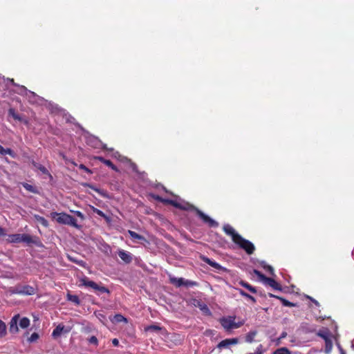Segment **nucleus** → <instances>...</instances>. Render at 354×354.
Masks as SVG:
<instances>
[{"label": "nucleus", "instance_id": "c85d7f7f", "mask_svg": "<svg viewBox=\"0 0 354 354\" xmlns=\"http://www.w3.org/2000/svg\"><path fill=\"white\" fill-rule=\"evenodd\" d=\"M272 354H292V353L288 348L281 347L276 349Z\"/></svg>", "mask_w": 354, "mask_h": 354}, {"label": "nucleus", "instance_id": "c9c22d12", "mask_svg": "<svg viewBox=\"0 0 354 354\" xmlns=\"http://www.w3.org/2000/svg\"><path fill=\"white\" fill-rule=\"evenodd\" d=\"M254 273L261 280L263 281L264 283L266 281L268 277H267L266 276H265L263 274H262L260 271L257 270H254Z\"/></svg>", "mask_w": 354, "mask_h": 354}, {"label": "nucleus", "instance_id": "423d86ee", "mask_svg": "<svg viewBox=\"0 0 354 354\" xmlns=\"http://www.w3.org/2000/svg\"><path fill=\"white\" fill-rule=\"evenodd\" d=\"M238 239L235 242L239 247L243 249L248 254H253L255 248L254 244L248 240L243 239L241 236H237Z\"/></svg>", "mask_w": 354, "mask_h": 354}, {"label": "nucleus", "instance_id": "4c0bfd02", "mask_svg": "<svg viewBox=\"0 0 354 354\" xmlns=\"http://www.w3.org/2000/svg\"><path fill=\"white\" fill-rule=\"evenodd\" d=\"M8 115L10 116H12L15 120L17 119V118L19 116V114H17L15 111V110L12 108L9 109L8 110Z\"/></svg>", "mask_w": 354, "mask_h": 354}, {"label": "nucleus", "instance_id": "c756f323", "mask_svg": "<svg viewBox=\"0 0 354 354\" xmlns=\"http://www.w3.org/2000/svg\"><path fill=\"white\" fill-rule=\"evenodd\" d=\"M6 335V324L0 319V337H4Z\"/></svg>", "mask_w": 354, "mask_h": 354}, {"label": "nucleus", "instance_id": "09e8293b", "mask_svg": "<svg viewBox=\"0 0 354 354\" xmlns=\"http://www.w3.org/2000/svg\"><path fill=\"white\" fill-rule=\"evenodd\" d=\"M287 336V333L283 331L281 333V334L280 335L279 337L281 338V339H284L285 337H286Z\"/></svg>", "mask_w": 354, "mask_h": 354}, {"label": "nucleus", "instance_id": "8fccbe9b", "mask_svg": "<svg viewBox=\"0 0 354 354\" xmlns=\"http://www.w3.org/2000/svg\"><path fill=\"white\" fill-rule=\"evenodd\" d=\"M281 339H281V338H280V337H279L275 340V344H276L277 346L279 345V344H281Z\"/></svg>", "mask_w": 354, "mask_h": 354}, {"label": "nucleus", "instance_id": "f3484780", "mask_svg": "<svg viewBox=\"0 0 354 354\" xmlns=\"http://www.w3.org/2000/svg\"><path fill=\"white\" fill-rule=\"evenodd\" d=\"M110 320L113 324H118L120 322L127 323L128 320L121 314H116L113 317H110Z\"/></svg>", "mask_w": 354, "mask_h": 354}, {"label": "nucleus", "instance_id": "6e6552de", "mask_svg": "<svg viewBox=\"0 0 354 354\" xmlns=\"http://www.w3.org/2000/svg\"><path fill=\"white\" fill-rule=\"evenodd\" d=\"M51 216L53 219H55V221L59 222V221H76L75 219L64 213H57V212H52Z\"/></svg>", "mask_w": 354, "mask_h": 354}, {"label": "nucleus", "instance_id": "603ef678", "mask_svg": "<svg viewBox=\"0 0 354 354\" xmlns=\"http://www.w3.org/2000/svg\"><path fill=\"white\" fill-rule=\"evenodd\" d=\"M24 124L28 125V120L26 119L23 118V120L21 121Z\"/></svg>", "mask_w": 354, "mask_h": 354}, {"label": "nucleus", "instance_id": "e433bc0d", "mask_svg": "<svg viewBox=\"0 0 354 354\" xmlns=\"http://www.w3.org/2000/svg\"><path fill=\"white\" fill-rule=\"evenodd\" d=\"M23 187L28 191L32 192V193H37V191L35 189V188L30 185V184H28V183H24L23 184Z\"/></svg>", "mask_w": 354, "mask_h": 354}, {"label": "nucleus", "instance_id": "5fc2aeb1", "mask_svg": "<svg viewBox=\"0 0 354 354\" xmlns=\"http://www.w3.org/2000/svg\"><path fill=\"white\" fill-rule=\"evenodd\" d=\"M268 296L270 297H273V298H276V299H277V297H278L277 295H274L272 293H268Z\"/></svg>", "mask_w": 354, "mask_h": 354}, {"label": "nucleus", "instance_id": "72a5a7b5", "mask_svg": "<svg viewBox=\"0 0 354 354\" xmlns=\"http://www.w3.org/2000/svg\"><path fill=\"white\" fill-rule=\"evenodd\" d=\"M254 273L261 280L263 281L264 283L266 281L268 277H267L266 276H265L263 274H262L260 271L257 270H254Z\"/></svg>", "mask_w": 354, "mask_h": 354}, {"label": "nucleus", "instance_id": "79ce46f5", "mask_svg": "<svg viewBox=\"0 0 354 354\" xmlns=\"http://www.w3.org/2000/svg\"><path fill=\"white\" fill-rule=\"evenodd\" d=\"M64 224H68V225H70L73 227H75L77 229H80L82 228V225L79 224L78 223H63Z\"/></svg>", "mask_w": 354, "mask_h": 354}, {"label": "nucleus", "instance_id": "864d4df0", "mask_svg": "<svg viewBox=\"0 0 354 354\" xmlns=\"http://www.w3.org/2000/svg\"><path fill=\"white\" fill-rule=\"evenodd\" d=\"M4 148L0 145V154L3 155Z\"/></svg>", "mask_w": 354, "mask_h": 354}, {"label": "nucleus", "instance_id": "f03ea898", "mask_svg": "<svg viewBox=\"0 0 354 354\" xmlns=\"http://www.w3.org/2000/svg\"><path fill=\"white\" fill-rule=\"evenodd\" d=\"M6 241L9 243H24L29 246L35 245L36 246L40 247L42 245L41 241L37 236H31L28 234H9Z\"/></svg>", "mask_w": 354, "mask_h": 354}, {"label": "nucleus", "instance_id": "f8f14e48", "mask_svg": "<svg viewBox=\"0 0 354 354\" xmlns=\"http://www.w3.org/2000/svg\"><path fill=\"white\" fill-rule=\"evenodd\" d=\"M120 258L125 263H130L132 261V255L130 252L123 250H120L118 252Z\"/></svg>", "mask_w": 354, "mask_h": 354}, {"label": "nucleus", "instance_id": "37998d69", "mask_svg": "<svg viewBox=\"0 0 354 354\" xmlns=\"http://www.w3.org/2000/svg\"><path fill=\"white\" fill-rule=\"evenodd\" d=\"M306 298L311 301L313 303H314L317 306H319V303L316 299H313L310 296H306Z\"/></svg>", "mask_w": 354, "mask_h": 354}, {"label": "nucleus", "instance_id": "a211bd4d", "mask_svg": "<svg viewBox=\"0 0 354 354\" xmlns=\"http://www.w3.org/2000/svg\"><path fill=\"white\" fill-rule=\"evenodd\" d=\"M129 234L132 239L139 240L142 244L145 243H149V241L143 236L138 234L134 231L129 230Z\"/></svg>", "mask_w": 354, "mask_h": 354}, {"label": "nucleus", "instance_id": "7c9ffc66", "mask_svg": "<svg viewBox=\"0 0 354 354\" xmlns=\"http://www.w3.org/2000/svg\"><path fill=\"white\" fill-rule=\"evenodd\" d=\"M261 265L264 269L267 270L270 274L274 275V269L271 266L267 265L265 261H262Z\"/></svg>", "mask_w": 354, "mask_h": 354}, {"label": "nucleus", "instance_id": "1a4fd4ad", "mask_svg": "<svg viewBox=\"0 0 354 354\" xmlns=\"http://www.w3.org/2000/svg\"><path fill=\"white\" fill-rule=\"evenodd\" d=\"M239 342V340L236 337L225 339H223L221 342H220L217 344L216 347L219 349L227 348H229L230 346L236 345Z\"/></svg>", "mask_w": 354, "mask_h": 354}, {"label": "nucleus", "instance_id": "a19ab883", "mask_svg": "<svg viewBox=\"0 0 354 354\" xmlns=\"http://www.w3.org/2000/svg\"><path fill=\"white\" fill-rule=\"evenodd\" d=\"M79 168H80V169H82V170L85 171H86V172H87L88 174H91V173H92L91 170V169H89L87 167H86V166H85L84 165H83V164L80 165Z\"/></svg>", "mask_w": 354, "mask_h": 354}, {"label": "nucleus", "instance_id": "5701e85b", "mask_svg": "<svg viewBox=\"0 0 354 354\" xmlns=\"http://www.w3.org/2000/svg\"><path fill=\"white\" fill-rule=\"evenodd\" d=\"M237 290H238V291H239V294H240L241 296H243V297H245V298H246V299H248L250 300V301H251L252 303H254H254H256V301H256V299H255L253 296H252V295H249L248 293H247L246 292H245V291H244L243 290H242V289H237Z\"/></svg>", "mask_w": 354, "mask_h": 354}, {"label": "nucleus", "instance_id": "9d476101", "mask_svg": "<svg viewBox=\"0 0 354 354\" xmlns=\"http://www.w3.org/2000/svg\"><path fill=\"white\" fill-rule=\"evenodd\" d=\"M20 319V315L19 314L13 316L9 323V331L10 333L15 334L18 333V322Z\"/></svg>", "mask_w": 354, "mask_h": 354}, {"label": "nucleus", "instance_id": "49530a36", "mask_svg": "<svg viewBox=\"0 0 354 354\" xmlns=\"http://www.w3.org/2000/svg\"><path fill=\"white\" fill-rule=\"evenodd\" d=\"M337 347L340 352V354H346V352L344 351V350L342 348V347L341 346V345L339 344H337Z\"/></svg>", "mask_w": 354, "mask_h": 354}, {"label": "nucleus", "instance_id": "3c124183", "mask_svg": "<svg viewBox=\"0 0 354 354\" xmlns=\"http://www.w3.org/2000/svg\"><path fill=\"white\" fill-rule=\"evenodd\" d=\"M209 227H216L218 225V223H208Z\"/></svg>", "mask_w": 354, "mask_h": 354}, {"label": "nucleus", "instance_id": "6e6d98bb", "mask_svg": "<svg viewBox=\"0 0 354 354\" xmlns=\"http://www.w3.org/2000/svg\"><path fill=\"white\" fill-rule=\"evenodd\" d=\"M23 118L21 115H19V116L15 120H18L19 122H21L23 120Z\"/></svg>", "mask_w": 354, "mask_h": 354}, {"label": "nucleus", "instance_id": "cd10ccee", "mask_svg": "<svg viewBox=\"0 0 354 354\" xmlns=\"http://www.w3.org/2000/svg\"><path fill=\"white\" fill-rule=\"evenodd\" d=\"M325 353L329 354L331 352L333 348V342L330 338L326 339L325 341Z\"/></svg>", "mask_w": 354, "mask_h": 354}, {"label": "nucleus", "instance_id": "13d9d810", "mask_svg": "<svg viewBox=\"0 0 354 354\" xmlns=\"http://www.w3.org/2000/svg\"><path fill=\"white\" fill-rule=\"evenodd\" d=\"M41 221L44 222V221H46L44 220V218H41Z\"/></svg>", "mask_w": 354, "mask_h": 354}, {"label": "nucleus", "instance_id": "393cba45", "mask_svg": "<svg viewBox=\"0 0 354 354\" xmlns=\"http://www.w3.org/2000/svg\"><path fill=\"white\" fill-rule=\"evenodd\" d=\"M32 165L37 168V169H39L40 171H41L44 174H48L50 175L48 169L44 167L41 164H39L35 161H32Z\"/></svg>", "mask_w": 354, "mask_h": 354}, {"label": "nucleus", "instance_id": "a878e982", "mask_svg": "<svg viewBox=\"0 0 354 354\" xmlns=\"http://www.w3.org/2000/svg\"><path fill=\"white\" fill-rule=\"evenodd\" d=\"M257 334V330H252L250 331L248 333L245 335V342L248 343H252L254 341V338Z\"/></svg>", "mask_w": 354, "mask_h": 354}, {"label": "nucleus", "instance_id": "c03bdc74", "mask_svg": "<svg viewBox=\"0 0 354 354\" xmlns=\"http://www.w3.org/2000/svg\"><path fill=\"white\" fill-rule=\"evenodd\" d=\"M96 212L97 214L103 216L104 218H106V221H109V220L108 219V218L106 216H105V215L102 213V211L99 210V209H96Z\"/></svg>", "mask_w": 354, "mask_h": 354}, {"label": "nucleus", "instance_id": "de8ad7c7", "mask_svg": "<svg viewBox=\"0 0 354 354\" xmlns=\"http://www.w3.org/2000/svg\"><path fill=\"white\" fill-rule=\"evenodd\" d=\"M6 231L3 228L0 227V236L6 235Z\"/></svg>", "mask_w": 354, "mask_h": 354}, {"label": "nucleus", "instance_id": "473e14b6", "mask_svg": "<svg viewBox=\"0 0 354 354\" xmlns=\"http://www.w3.org/2000/svg\"><path fill=\"white\" fill-rule=\"evenodd\" d=\"M39 338V335L37 333H33L30 337L28 338V342L29 343H33L37 341Z\"/></svg>", "mask_w": 354, "mask_h": 354}, {"label": "nucleus", "instance_id": "dca6fc26", "mask_svg": "<svg viewBox=\"0 0 354 354\" xmlns=\"http://www.w3.org/2000/svg\"><path fill=\"white\" fill-rule=\"evenodd\" d=\"M96 159L99 160L101 162L104 163L105 165L108 166L113 171H117L118 170L117 167L112 162L111 160L105 159L102 156L97 157Z\"/></svg>", "mask_w": 354, "mask_h": 354}, {"label": "nucleus", "instance_id": "4be33fe9", "mask_svg": "<svg viewBox=\"0 0 354 354\" xmlns=\"http://www.w3.org/2000/svg\"><path fill=\"white\" fill-rule=\"evenodd\" d=\"M277 299L280 300L282 303L283 306H287V307H296L297 306V304L295 303L290 302L288 301L287 299H284L281 297H277Z\"/></svg>", "mask_w": 354, "mask_h": 354}, {"label": "nucleus", "instance_id": "4468645a", "mask_svg": "<svg viewBox=\"0 0 354 354\" xmlns=\"http://www.w3.org/2000/svg\"><path fill=\"white\" fill-rule=\"evenodd\" d=\"M64 333L69 332V330H64V326L62 324H59L53 331L52 337L55 339L57 338L61 335V334Z\"/></svg>", "mask_w": 354, "mask_h": 354}, {"label": "nucleus", "instance_id": "bf43d9fd", "mask_svg": "<svg viewBox=\"0 0 354 354\" xmlns=\"http://www.w3.org/2000/svg\"><path fill=\"white\" fill-rule=\"evenodd\" d=\"M259 295H260L261 296H263V293H261V292H259Z\"/></svg>", "mask_w": 354, "mask_h": 354}, {"label": "nucleus", "instance_id": "ea45409f", "mask_svg": "<svg viewBox=\"0 0 354 354\" xmlns=\"http://www.w3.org/2000/svg\"><path fill=\"white\" fill-rule=\"evenodd\" d=\"M88 341L91 344H94L95 346L98 344V340L95 336H91L90 338H88Z\"/></svg>", "mask_w": 354, "mask_h": 354}, {"label": "nucleus", "instance_id": "2f4dec72", "mask_svg": "<svg viewBox=\"0 0 354 354\" xmlns=\"http://www.w3.org/2000/svg\"><path fill=\"white\" fill-rule=\"evenodd\" d=\"M317 336L322 337V339H324V340L325 341L326 339H328V338H330L329 337V333H328V331H323V330H319L317 333Z\"/></svg>", "mask_w": 354, "mask_h": 354}, {"label": "nucleus", "instance_id": "6ab92c4d", "mask_svg": "<svg viewBox=\"0 0 354 354\" xmlns=\"http://www.w3.org/2000/svg\"><path fill=\"white\" fill-rule=\"evenodd\" d=\"M239 284L245 288L246 289H248L250 292H251L252 293H257V290L256 289L255 287L251 286L250 283H248V282L245 281H239Z\"/></svg>", "mask_w": 354, "mask_h": 354}, {"label": "nucleus", "instance_id": "f257e3e1", "mask_svg": "<svg viewBox=\"0 0 354 354\" xmlns=\"http://www.w3.org/2000/svg\"><path fill=\"white\" fill-rule=\"evenodd\" d=\"M153 198L157 201L162 202L164 204L171 205L176 208H178L182 210H186L190 212H192L195 215H196L199 219L203 221H214L209 216L204 214L199 209L194 206L193 205L187 203V202H178L171 199H165L162 198L158 195H153Z\"/></svg>", "mask_w": 354, "mask_h": 354}, {"label": "nucleus", "instance_id": "b1692460", "mask_svg": "<svg viewBox=\"0 0 354 354\" xmlns=\"http://www.w3.org/2000/svg\"><path fill=\"white\" fill-rule=\"evenodd\" d=\"M19 321V325L21 328H27L30 326V319L28 317H22Z\"/></svg>", "mask_w": 354, "mask_h": 354}, {"label": "nucleus", "instance_id": "4d7b16f0", "mask_svg": "<svg viewBox=\"0 0 354 354\" xmlns=\"http://www.w3.org/2000/svg\"><path fill=\"white\" fill-rule=\"evenodd\" d=\"M42 223L44 225H45V226H48V223L43 222V223Z\"/></svg>", "mask_w": 354, "mask_h": 354}, {"label": "nucleus", "instance_id": "39448f33", "mask_svg": "<svg viewBox=\"0 0 354 354\" xmlns=\"http://www.w3.org/2000/svg\"><path fill=\"white\" fill-rule=\"evenodd\" d=\"M234 319V317H222L220 319V323L221 326L227 330L238 328L243 324V323L241 322H235Z\"/></svg>", "mask_w": 354, "mask_h": 354}, {"label": "nucleus", "instance_id": "ddd939ff", "mask_svg": "<svg viewBox=\"0 0 354 354\" xmlns=\"http://www.w3.org/2000/svg\"><path fill=\"white\" fill-rule=\"evenodd\" d=\"M17 293L25 295H32L35 294V288L30 286H24L20 290H17Z\"/></svg>", "mask_w": 354, "mask_h": 354}, {"label": "nucleus", "instance_id": "a18cd8bd", "mask_svg": "<svg viewBox=\"0 0 354 354\" xmlns=\"http://www.w3.org/2000/svg\"><path fill=\"white\" fill-rule=\"evenodd\" d=\"M112 344H113V346H119V340L116 338L112 339Z\"/></svg>", "mask_w": 354, "mask_h": 354}, {"label": "nucleus", "instance_id": "9b49d317", "mask_svg": "<svg viewBox=\"0 0 354 354\" xmlns=\"http://www.w3.org/2000/svg\"><path fill=\"white\" fill-rule=\"evenodd\" d=\"M223 230L227 234L232 236V240L235 243L238 239L237 236H240L238 233H236L234 229L230 225L227 224L223 226Z\"/></svg>", "mask_w": 354, "mask_h": 354}, {"label": "nucleus", "instance_id": "f704fd0d", "mask_svg": "<svg viewBox=\"0 0 354 354\" xmlns=\"http://www.w3.org/2000/svg\"><path fill=\"white\" fill-rule=\"evenodd\" d=\"M254 273L261 280L263 281L264 283L266 281L268 277H267L266 276H265L263 274H262L260 271L257 270H254Z\"/></svg>", "mask_w": 354, "mask_h": 354}, {"label": "nucleus", "instance_id": "aec40b11", "mask_svg": "<svg viewBox=\"0 0 354 354\" xmlns=\"http://www.w3.org/2000/svg\"><path fill=\"white\" fill-rule=\"evenodd\" d=\"M68 259H69L70 261L73 262L82 268L86 267V263L83 260H79L77 258L72 257L71 255H68Z\"/></svg>", "mask_w": 354, "mask_h": 354}, {"label": "nucleus", "instance_id": "7ed1b4c3", "mask_svg": "<svg viewBox=\"0 0 354 354\" xmlns=\"http://www.w3.org/2000/svg\"><path fill=\"white\" fill-rule=\"evenodd\" d=\"M80 284L79 286H85L91 288L97 295L103 293L110 294V290L105 286L97 284L95 281H90L87 277H84L80 279Z\"/></svg>", "mask_w": 354, "mask_h": 354}, {"label": "nucleus", "instance_id": "58836bf2", "mask_svg": "<svg viewBox=\"0 0 354 354\" xmlns=\"http://www.w3.org/2000/svg\"><path fill=\"white\" fill-rule=\"evenodd\" d=\"M6 154L10 155L12 158L15 156V152L10 148L4 149L3 155Z\"/></svg>", "mask_w": 354, "mask_h": 354}, {"label": "nucleus", "instance_id": "0eeeda50", "mask_svg": "<svg viewBox=\"0 0 354 354\" xmlns=\"http://www.w3.org/2000/svg\"><path fill=\"white\" fill-rule=\"evenodd\" d=\"M201 258L203 262H205L207 264H208L209 266L214 268L215 269L218 270V272H230V270L227 268L223 267L222 266H221L219 263H216L214 260H212L205 256H202Z\"/></svg>", "mask_w": 354, "mask_h": 354}, {"label": "nucleus", "instance_id": "20e7f679", "mask_svg": "<svg viewBox=\"0 0 354 354\" xmlns=\"http://www.w3.org/2000/svg\"><path fill=\"white\" fill-rule=\"evenodd\" d=\"M169 282L178 288L180 286L193 287L198 285V283L196 281L185 279L182 277L177 278L172 275H169Z\"/></svg>", "mask_w": 354, "mask_h": 354}, {"label": "nucleus", "instance_id": "412c9836", "mask_svg": "<svg viewBox=\"0 0 354 354\" xmlns=\"http://www.w3.org/2000/svg\"><path fill=\"white\" fill-rule=\"evenodd\" d=\"M66 298H67L68 301L74 303L76 306L80 305V300L78 296L68 293L66 295Z\"/></svg>", "mask_w": 354, "mask_h": 354}, {"label": "nucleus", "instance_id": "bb28decb", "mask_svg": "<svg viewBox=\"0 0 354 354\" xmlns=\"http://www.w3.org/2000/svg\"><path fill=\"white\" fill-rule=\"evenodd\" d=\"M162 330V328L158 325H150L145 328V331L158 333Z\"/></svg>", "mask_w": 354, "mask_h": 354}, {"label": "nucleus", "instance_id": "2eb2a0df", "mask_svg": "<svg viewBox=\"0 0 354 354\" xmlns=\"http://www.w3.org/2000/svg\"><path fill=\"white\" fill-rule=\"evenodd\" d=\"M265 283L270 286L274 290L282 291L281 286L272 278L268 277Z\"/></svg>", "mask_w": 354, "mask_h": 354}]
</instances>
